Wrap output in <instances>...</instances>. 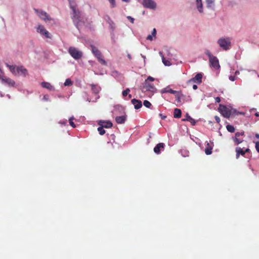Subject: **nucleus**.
<instances>
[{
    "label": "nucleus",
    "instance_id": "41",
    "mask_svg": "<svg viewBox=\"0 0 259 259\" xmlns=\"http://www.w3.org/2000/svg\"><path fill=\"white\" fill-rule=\"evenodd\" d=\"M130 92V90L128 88H127L126 90H124L122 92V96L123 97H126L128 94Z\"/></svg>",
    "mask_w": 259,
    "mask_h": 259
},
{
    "label": "nucleus",
    "instance_id": "15",
    "mask_svg": "<svg viewBox=\"0 0 259 259\" xmlns=\"http://www.w3.org/2000/svg\"><path fill=\"white\" fill-rule=\"evenodd\" d=\"M213 146V142L207 143L206 148L205 149V153L206 155H210L211 154Z\"/></svg>",
    "mask_w": 259,
    "mask_h": 259
},
{
    "label": "nucleus",
    "instance_id": "51",
    "mask_svg": "<svg viewBox=\"0 0 259 259\" xmlns=\"http://www.w3.org/2000/svg\"><path fill=\"white\" fill-rule=\"evenodd\" d=\"M215 119L216 120V121H217L218 123H219V122L220 121V118L217 116H215Z\"/></svg>",
    "mask_w": 259,
    "mask_h": 259
},
{
    "label": "nucleus",
    "instance_id": "17",
    "mask_svg": "<svg viewBox=\"0 0 259 259\" xmlns=\"http://www.w3.org/2000/svg\"><path fill=\"white\" fill-rule=\"evenodd\" d=\"M160 93L161 94H165V93H170L172 94H176L178 93V92L173 90L172 89H170L169 86H167L166 88H164L162 89L160 91Z\"/></svg>",
    "mask_w": 259,
    "mask_h": 259
},
{
    "label": "nucleus",
    "instance_id": "60",
    "mask_svg": "<svg viewBox=\"0 0 259 259\" xmlns=\"http://www.w3.org/2000/svg\"><path fill=\"white\" fill-rule=\"evenodd\" d=\"M230 42H229V41H228V42H227L228 47L230 45Z\"/></svg>",
    "mask_w": 259,
    "mask_h": 259
},
{
    "label": "nucleus",
    "instance_id": "57",
    "mask_svg": "<svg viewBox=\"0 0 259 259\" xmlns=\"http://www.w3.org/2000/svg\"><path fill=\"white\" fill-rule=\"evenodd\" d=\"M128 98H129V99H131V98H132V95H131V94H128Z\"/></svg>",
    "mask_w": 259,
    "mask_h": 259
},
{
    "label": "nucleus",
    "instance_id": "45",
    "mask_svg": "<svg viewBox=\"0 0 259 259\" xmlns=\"http://www.w3.org/2000/svg\"><path fill=\"white\" fill-rule=\"evenodd\" d=\"M127 19L128 20H129L130 21V22L132 23H134V18H133V17H132L131 16H127Z\"/></svg>",
    "mask_w": 259,
    "mask_h": 259
},
{
    "label": "nucleus",
    "instance_id": "48",
    "mask_svg": "<svg viewBox=\"0 0 259 259\" xmlns=\"http://www.w3.org/2000/svg\"><path fill=\"white\" fill-rule=\"evenodd\" d=\"M147 39L149 40H153V36L151 34H149L147 37Z\"/></svg>",
    "mask_w": 259,
    "mask_h": 259
},
{
    "label": "nucleus",
    "instance_id": "32",
    "mask_svg": "<svg viewBox=\"0 0 259 259\" xmlns=\"http://www.w3.org/2000/svg\"><path fill=\"white\" fill-rule=\"evenodd\" d=\"M179 92L178 93L175 94V97H176V101L178 102V103H180L181 102V97L182 96V95H179Z\"/></svg>",
    "mask_w": 259,
    "mask_h": 259
},
{
    "label": "nucleus",
    "instance_id": "54",
    "mask_svg": "<svg viewBox=\"0 0 259 259\" xmlns=\"http://www.w3.org/2000/svg\"><path fill=\"white\" fill-rule=\"evenodd\" d=\"M197 88H198V87H197V85H196V84H194V85H193V89L194 90H196Z\"/></svg>",
    "mask_w": 259,
    "mask_h": 259
},
{
    "label": "nucleus",
    "instance_id": "22",
    "mask_svg": "<svg viewBox=\"0 0 259 259\" xmlns=\"http://www.w3.org/2000/svg\"><path fill=\"white\" fill-rule=\"evenodd\" d=\"M99 124L105 128H109L112 126V123L110 121H100Z\"/></svg>",
    "mask_w": 259,
    "mask_h": 259
},
{
    "label": "nucleus",
    "instance_id": "46",
    "mask_svg": "<svg viewBox=\"0 0 259 259\" xmlns=\"http://www.w3.org/2000/svg\"><path fill=\"white\" fill-rule=\"evenodd\" d=\"M255 149L258 153H259V142H256L255 143Z\"/></svg>",
    "mask_w": 259,
    "mask_h": 259
},
{
    "label": "nucleus",
    "instance_id": "2",
    "mask_svg": "<svg viewBox=\"0 0 259 259\" xmlns=\"http://www.w3.org/2000/svg\"><path fill=\"white\" fill-rule=\"evenodd\" d=\"M243 112H240L237 109L232 107V106L228 105V118H234L238 115H244Z\"/></svg>",
    "mask_w": 259,
    "mask_h": 259
},
{
    "label": "nucleus",
    "instance_id": "3",
    "mask_svg": "<svg viewBox=\"0 0 259 259\" xmlns=\"http://www.w3.org/2000/svg\"><path fill=\"white\" fill-rule=\"evenodd\" d=\"M71 9L73 11L72 19L76 27H77L78 24L80 21V13L77 9H76V7H72Z\"/></svg>",
    "mask_w": 259,
    "mask_h": 259
},
{
    "label": "nucleus",
    "instance_id": "62",
    "mask_svg": "<svg viewBox=\"0 0 259 259\" xmlns=\"http://www.w3.org/2000/svg\"><path fill=\"white\" fill-rule=\"evenodd\" d=\"M62 123V122H61ZM62 124H65L66 122H63Z\"/></svg>",
    "mask_w": 259,
    "mask_h": 259
},
{
    "label": "nucleus",
    "instance_id": "39",
    "mask_svg": "<svg viewBox=\"0 0 259 259\" xmlns=\"http://www.w3.org/2000/svg\"><path fill=\"white\" fill-rule=\"evenodd\" d=\"M235 131V129L233 126L228 124V132L234 133Z\"/></svg>",
    "mask_w": 259,
    "mask_h": 259
},
{
    "label": "nucleus",
    "instance_id": "13",
    "mask_svg": "<svg viewBox=\"0 0 259 259\" xmlns=\"http://www.w3.org/2000/svg\"><path fill=\"white\" fill-rule=\"evenodd\" d=\"M165 145L163 143H160L156 145L154 148V152L159 154L160 153L161 150H164Z\"/></svg>",
    "mask_w": 259,
    "mask_h": 259
},
{
    "label": "nucleus",
    "instance_id": "12",
    "mask_svg": "<svg viewBox=\"0 0 259 259\" xmlns=\"http://www.w3.org/2000/svg\"><path fill=\"white\" fill-rule=\"evenodd\" d=\"M17 72L18 73V75H23L24 76H26V75L28 73L27 70L26 68H25L23 66H17Z\"/></svg>",
    "mask_w": 259,
    "mask_h": 259
},
{
    "label": "nucleus",
    "instance_id": "55",
    "mask_svg": "<svg viewBox=\"0 0 259 259\" xmlns=\"http://www.w3.org/2000/svg\"><path fill=\"white\" fill-rule=\"evenodd\" d=\"M255 136L256 138L259 139V134H256Z\"/></svg>",
    "mask_w": 259,
    "mask_h": 259
},
{
    "label": "nucleus",
    "instance_id": "26",
    "mask_svg": "<svg viewBox=\"0 0 259 259\" xmlns=\"http://www.w3.org/2000/svg\"><path fill=\"white\" fill-rule=\"evenodd\" d=\"M182 112L180 109L175 108L174 111V117L176 118H179L181 117Z\"/></svg>",
    "mask_w": 259,
    "mask_h": 259
},
{
    "label": "nucleus",
    "instance_id": "35",
    "mask_svg": "<svg viewBox=\"0 0 259 259\" xmlns=\"http://www.w3.org/2000/svg\"><path fill=\"white\" fill-rule=\"evenodd\" d=\"M68 1L69 2L70 8H72V7H76V5L75 4V0H68Z\"/></svg>",
    "mask_w": 259,
    "mask_h": 259
},
{
    "label": "nucleus",
    "instance_id": "52",
    "mask_svg": "<svg viewBox=\"0 0 259 259\" xmlns=\"http://www.w3.org/2000/svg\"><path fill=\"white\" fill-rule=\"evenodd\" d=\"M43 99L46 101L48 100V96L47 95H45L43 97Z\"/></svg>",
    "mask_w": 259,
    "mask_h": 259
},
{
    "label": "nucleus",
    "instance_id": "58",
    "mask_svg": "<svg viewBox=\"0 0 259 259\" xmlns=\"http://www.w3.org/2000/svg\"><path fill=\"white\" fill-rule=\"evenodd\" d=\"M123 2H129L130 0H122Z\"/></svg>",
    "mask_w": 259,
    "mask_h": 259
},
{
    "label": "nucleus",
    "instance_id": "61",
    "mask_svg": "<svg viewBox=\"0 0 259 259\" xmlns=\"http://www.w3.org/2000/svg\"><path fill=\"white\" fill-rule=\"evenodd\" d=\"M188 116H189L188 114H187V119H188Z\"/></svg>",
    "mask_w": 259,
    "mask_h": 259
},
{
    "label": "nucleus",
    "instance_id": "11",
    "mask_svg": "<svg viewBox=\"0 0 259 259\" xmlns=\"http://www.w3.org/2000/svg\"><path fill=\"white\" fill-rule=\"evenodd\" d=\"M37 32L45 36L47 38H50L49 32L45 28L44 26L39 25L36 28Z\"/></svg>",
    "mask_w": 259,
    "mask_h": 259
},
{
    "label": "nucleus",
    "instance_id": "43",
    "mask_svg": "<svg viewBox=\"0 0 259 259\" xmlns=\"http://www.w3.org/2000/svg\"><path fill=\"white\" fill-rule=\"evenodd\" d=\"M109 1L111 5V7L114 8L116 6L115 0H109Z\"/></svg>",
    "mask_w": 259,
    "mask_h": 259
},
{
    "label": "nucleus",
    "instance_id": "53",
    "mask_svg": "<svg viewBox=\"0 0 259 259\" xmlns=\"http://www.w3.org/2000/svg\"><path fill=\"white\" fill-rule=\"evenodd\" d=\"M159 116H160L162 119H165L166 117V116L162 115V114H159Z\"/></svg>",
    "mask_w": 259,
    "mask_h": 259
},
{
    "label": "nucleus",
    "instance_id": "8",
    "mask_svg": "<svg viewBox=\"0 0 259 259\" xmlns=\"http://www.w3.org/2000/svg\"><path fill=\"white\" fill-rule=\"evenodd\" d=\"M34 11L35 12L37 13L38 16L42 19L44 20L45 21H50L51 19L50 18L49 15L47 14V13L42 11H39L37 9H34Z\"/></svg>",
    "mask_w": 259,
    "mask_h": 259
},
{
    "label": "nucleus",
    "instance_id": "21",
    "mask_svg": "<svg viewBox=\"0 0 259 259\" xmlns=\"http://www.w3.org/2000/svg\"><path fill=\"white\" fill-rule=\"evenodd\" d=\"M219 111L223 114L224 117H227V106L220 105L219 107Z\"/></svg>",
    "mask_w": 259,
    "mask_h": 259
},
{
    "label": "nucleus",
    "instance_id": "42",
    "mask_svg": "<svg viewBox=\"0 0 259 259\" xmlns=\"http://www.w3.org/2000/svg\"><path fill=\"white\" fill-rule=\"evenodd\" d=\"M214 0H206L207 7H211L212 4L214 3Z\"/></svg>",
    "mask_w": 259,
    "mask_h": 259
},
{
    "label": "nucleus",
    "instance_id": "30",
    "mask_svg": "<svg viewBox=\"0 0 259 259\" xmlns=\"http://www.w3.org/2000/svg\"><path fill=\"white\" fill-rule=\"evenodd\" d=\"M159 54L162 57V62L163 63V64L166 66H169L170 65V62L168 60H166V59H165L162 54V53L159 52Z\"/></svg>",
    "mask_w": 259,
    "mask_h": 259
},
{
    "label": "nucleus",
    "instance_id": "25",
    "mask_svg": "<svg viewBox=\"0 0 259 259\" xmlns=\"http://www.w3.org/2000/svg\"><path fill=\"white\" fill-rule=\"evenodd\" d=\"M7 66L9 68L11 72L15 75H18L17 72V66L15 65H10L7 64Z\"/></svg>",
    "mask_w": 259,
    "mask_h": 259
},
{
    "label": "nucleus",
    "instance_id": "7",
    "mask_svg": "<svg viewBox=\"0 0 259 259\" xmlns=\"http://www.w3.org/2000/svg\"><path fill=\"white\" fill-rule=\"evenodd\" d=\"M142 4L145 8L151 9L156 8V4L153 0H143Z\"/></svg>",
    "mask_w": 259,
    "mask_h": 259
},
{
    "label": "nucleus",
    "instance_id": "44",
    "mask_svg": "<svg viewBox=\"0 0 259 259\" xmlns=\"http://www.w3.org/2000/svg\"><path fill=\"white\" fill-rule=\"evenodd\" d=\"M155 80L154 78H153V77L152 76H149L148 77V78H147V79H146L145 80H147L148 82H149V81H153Z\"/></svg>",
    "mask_w": 259,
    "mask_h": 259
},
{
    "label": "nucleus",
    "instance_id": "19",
    "mask_svg": "<svg viewBox=\"0 0 259 259\" xmlns=\"http://www.w3.org/2000/svg\"><path fill=\"white\" fill-rule=\"evenodd\" d=\"M41 85L42 88H46L49 91H54V88L48 82L44 81L41 83Z\"/></svg>",
    "mask_w": 259,
    "mask_h": 259
},
{
    "label": "nucleus",
    "instance_id": "4",
    "mask_svg": "<svg viewBox=\"0 0 259 259\" xmlns=\"http://www.w3.org/2000/svg\"><path fill=\"white\" fill-rule=\"evenodd\" d=\"M92 91L93 94L95 95L94 99H88L89 102H95L100 98L98 94L101 91V88L100 86L97 84H91Z\"/></svg>",
    "mask_w": 259,
    "mask_h": 259
},
{
    "label": "nucleus",
    "instance_id": "9",
    "mask_svg": "<svg viewBox=\"0 0 259 259\" xmlns=\"http://www.w3.org/2000/svg\"><path fill=\"white\" fill-rule=\"evenodd\" d=\"M236 158H239L240 155L244 156V154L247 152H250V149L248 148H246L244 150V148H241L240 147H237L236 148Z\"/></svg>",
    "mask_w": 259,
    "mask_h": 259
},
{
    "label": "nucleus",
    "instance_id": "27",
    "mask_svg": "<svg viewBox=\"0 0 259 259\" xmlns=\"http://www.w3.org/2000/svg\"><path fill=\"white\" fill-rule=\"evenodd\" d=\"M196 3L197 4V9L200 13H202L203 12L202 9V4L201 0H196Z\"/></svg>",
    "mask_w": 259,
    "mask_h": 259
},
{
    "label": "nucleus",
    "instance_id": "14",
    "mask_svg": "<svg viewBox=\"0 0 259 259\" xmlns=\"http://www.w3.org/2000/svg\"><path fill=\"white\" fill-rule=\"evenodd\" d=\"M131 102L134 105L135 109H139L142 106V101L140 100L133 99L131 100Z\"/></svg>",
    "mask_w": 259,
    "mask_h": 259
},
{
    "label": "nucleus",
    "instance_id": "50",
    "mask_svg": "<svg viewBox=\"0 0 259 259\" xmlns=\"http://www.w3.org/2000/svg\"><path fill=\"white\" fill-rule=\"evenodd\" d=\"M215 102L219 103L221 101L220 98L219 97L215 98Z\"/></svg>",
    "mask_w": 259,
    "mask_h": 259
},
{
    "label": "nucleus",
    "instance_id": "34",
    "mask_svg": "<svg viewBox=\"0 0 259 259\" xmlns=\"http://www.w3.org/2000/svg\"><path fill=\"white\" fill-rule=\"evenodd\" d=\"M98 131L101 135H103L105 133V131L104 130V127L102 126L98 127Z\"/></svg>",
    "mask_w": 259,
    "mask_h": 259
},
{
    "label": "nucleus",
    "instance_id": "20",
    "mask_svg": "<svg viewBox=\"0 0 259 259\" xmlns=\"http://www.w3.org/2000/svg\"><path fill=\"white\" fill-rule=\"evenodd\" d=\"M219 46L224 50H227V40L225 38H220L218 41Z\"/></svg>",
    "mask_w": 259,
    "mask_h": 259
},
{
    "label": "nucleus",
    "instance_id": "37",
    "mask_svg": "<svg viewBox=\"0 0 259 259\" xmlns=\"http://www.w3.org/2000/svg\"><path fill=\"white\" fill-rule=\"evenodd\" d=\"M74 118L73 116H72L69 119V124L72 127H76V125L75 124H74V123L73 122V120H74Z\"/></svg>",
    "mask_w": 259,
    "mask_h": 259
},
{
    "label": "nucleus",
    "instance_id": "10",
    "mask_svg": "<svg viewBox=\"0 0 259 259\" xmlns=\"http://www.w3.org/2000/svg\"><path fill=\"white\" fill-rule=\"evenodd\" d=\"M202 74L201 73H197L195 76L188 81V83L195 82L200 84L202 82Z\"/></svg>",
    "mask_w": 259,
    "mask_h": 259
},
{
    "label": "nucleus",
    "instance_id": "29",
    "mask_svg": "<svg viewBox=\"0 0 259 259\" xmlns=\"http://www.w3.org/2000/svg\"><path fill=\"white\" fill-rule=\"evenodd\" d=\"M97 58L98 59V60L100 62V63H101L102 65H107V62L102 58V54L100 55V56H97Z\"/></svg>",
    "mask_w": 259,
    "mask_h": 259
},
{
    "label": "nucleus",
    "instance_id": "24",
    "mask_svg": "<svg viewBox=\"0 0 259 259\" xmlns=\"http://www.w3.org/2000/svg\"><path fill=\"white\" fill-rule=\"evenodd\" d=\"M126 117L125 116H117L115 118V120L116 122L118 124L123 123L125 121Z\"/></svg>",
    "mask_w": 259,
    "mask_h": 259
},
{
    "label": "nucleus",
    "instance_id": "40",
    "mask_svg": "<svg viewBox=\"0 0 259 259\" xmlns=\"http://www.w3.org/2000/svg\"><path fill=\"white\" fill-rule=\"evenodd\" d=\"M233 139L236 144H239L242 142V140L239 139L236 137H233Z\"/></svg>",
    "mask_w": 259,
    "mask_h": 259
},
{
    "label": "nucleus",
    "instance_id": "49",
    "mask_svg": "<svg viewBox=\"0 0 259 259\" xmlns=\"http://www.w3.org/2000/svg\"><path fill=\"white\" fill-rule=\"evenodd\" d=\"M156 29L155 28H154L153 30V31L152 32V34L151 35L153 36H156Z\"/></svg>",
    "mask_w": 259,
    "mask_h": 259
},
{
    "label": "nucleus",
    "instance_id": "59",
    "mask_svg": "<svg viewBox=\"0 0 259 259\" xmlns=\"http://www.w3.org/2000/svg\"><path fill=\"white\" fill-rule=\"evenodd\" d=\"M128 57L130 59H131V55L128 54Z\"/></svg>",
    "mask_w": 259,
    "mask_h": 259
},
{
    "label": "nucleus",
    "instance_id": "38",
    "mask_svg": "<svg viewBox=\"0 0 259 259\" xmlns=\"http://www.w3.org/2000/svg\"><path fill=\"white\" fill-rule=\"evenodd\" d=\"M143 105L147 108H150V107L151 106V103L148 101V100H145L143 102Z\"/></svg>",
    "mask_w": 259,
    "mask_h": 259
},
{
    "label": "nucleus",
    "instance_id": "47",
    "mask_svg": "<svg viewBox=\"0 0 259 259\" xmlns=\"http://www.w3.org/2000/svg\"><path fill=\"white\" fill-rule=\"evenodd\" d=\"M244 135V132H242V133L237 132L235 134V137H238L240 135Z\"/></svg>",
    "mask_w": 259,
    "mask_h": 259
},
{
    "label": "nucleus",
    "instance_id": "6",
    "mask_svg": "<svg viewBox=\"0 0 259 259\" xmlns=\"http://www.w3.org/2000/svg\"><path fill=\"white\" fill-rule=\"evenodd\" d=\"M155 90V88L153 83H149L147 80H145L143 83V85L141 88V90L143 92L147 91H150L154 92Z\"/></svg>",
    "mask_w": 259,
    "mask_h": 259
},
{
    "label": "nucleus",
    "instance_id": "36",
    "mask_svg": "<svg viewBox=\"0 0 259 259\" xmlns=\"http://www.w3.org/2000/svg\"><path fill=\"white\" fill-rule=\"evenodd\" d=\"M239 72L238 71H236L235 72V75H230L229 76V79L231 81H234L236 79V75L237 74H239Z\"/></svg>",
    "mask_w": 259,
    "mask_h": 259
},
{
    "label": "nucleus",
    "instance_id": "31",
    "mask_svg": "<svg viewBox=\"0 0 259 259\" xmlns=\"http://www.w3.org/2000/svg\"><path fill=\"white\" fill-rule=\"evenodd\" d=\"M183 121L188 120L193 125H195L196 123L195 120L190 116H188V119H183Z\"/></svg>",
    "mask_w": 259,
    "mask_h": 259
},
{
    "label": "nucleus",
    "instance_id": "23",
    "mask_svg": "<svg viewBox=\"0 0 259 259\" xmlns=\"http://www.w3.org/2000/svg\"><path fill=\"white\" fill-rule=\"evenodd\" d=\"M91 48H92V53L94 54V55L96 57L97 56H100V55L102 54L101 52L95 46L92 45Z\"/></svg>",
    "mask_w": 259,
    "mask_h": 259
},
{
    "label": "nucleus",
    "instance_id": "16",
    "mask_svg": "<svg viewBox=\"0 0 259 259\" xmlns=\"http://www.w3.org/2000/svg\"><path fill=\"white\" fill-rule=\"evenodd\" d=\"M1 79L3 82L7 83L10 86H13L15 83L13 80L7 76H2Z\"/></svg>",
    "mask_w": 259,
    "mask_h": 259
},
{
    "label": "nucleus",
    "instance_id": "33",
    "mask_svg": "<svg viewBox=\"0 0 259 259\" xmlns=\"http://www.w3.org/2000/svg\"><path fill=\"white\" fill-rule=\"evenodd\" d=\"M72 84H73V82L69 78L66 79L64 82L65 86H69V85H72Z\"/></svg>",
    "mask_w": 259,
    "mask_h": 259
},
{
    "label": "nucleus",
    "instance_id": "28",
    "mask_svg": "<svg viewBox=\"0 0 259 259\" xmlns=\"http://www.w3.org/2000/svg\"><path fill=\"white\" fill-rule=\"evenodd\" d=\"M97 58L98 59V60L100 62V63H101L102 65H107V62L102 58V54L100 55V56H97Z\"/></svg>",
    "mask_w": 259,
    "mask_h": 259
},
{
    "label": "nucleus",
    "instance_id": "56",
    "mask_svg": "<svg viewBox=\"0 0 259 259\" xmlns=\"http://www.w3.org/2000/svg\"><path fill=\"white\" fill-rule=\"evenodd\" d=\"M255 115L257 117H258L259 116V113L258 112H256L255 113Z\"/></svg>",
    "mask_w": 259,
    "mask_h": 259
},
{
    "label": "nucleus",
    "instance_id": "18",
    "mask_svg": "<svg viewBox=\"0 0 259 259\" xmlns=\"http://www.w3.org/2000/svg\"><path fill=\"white\" fill-rule=\"evenodd\" d=\"M106 20L109 25V27L111 30L113 32L115 29V24L114 22L111 19L110 17L108 16L106 17Z\"/></svg>",
    "mask_w": 259,
    "mask_h": 259
},
{
    "label": "nucleus",
    "instance_id": "5",
    "mask_svg": "<svg viewBox=\"0 0 259 259\" xmlns=\"http://www.w3.org/2000/svg\"><path fill=\"white\" fill-rule=\"evenodd\" d=\"M69 54L75 59L77 60L81 58L82 52L78 51L76 48L71 47L68 49Z\"/></svg>",
    "mask_w": 259,
    "mask_h": 259
},
{
    "label": "nucleus",
    "instance_id": "1",
    "mask_svg": "<svg viewBox=\"0 0 259 259\" xmlns=\"http://www.w3.org/2000/svg\"><path fill=\"white\" fill-rule=\"evenodd\" d=\"M205 54L208 57L210 66L215 69H219L220 66L217 58L213 56L209 50H206Z\"/></svg>",
    "mask_w": 259,
    "mask_h": 259
}]
</instances>
